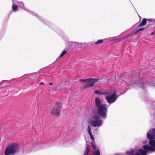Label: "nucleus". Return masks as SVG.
<instances>
[{
  "mask_svg": "<svg viewBox=\"0 0 155 155\" xmlns=\"http://www.w3.org/2000/svg\"><path fill=\"white\" fill-rule=\"evenodd\" d=\"M94 155H100V152L98 150H97L96 152L94 151Z\"/></svg>",
  "mask_w": 155,
  "mask_h": 155,
  "instance_id": "4be33fe9",
  "label": "nucleus"
},
{
  "mask_svg": "<svg viewBox=\"0 0 155 155\" xmlns=\"http://www.w3.org/2000/svg\"><path fill=\"white\" fill-rule=\"evenodd\" d=\"M117 96L115 93L111 94L109 96L105 97V99L109 104L114 102L117 99Z\"/></svg>",
  "mask_w": 155,
  "mask_h": 155,
  "instance_id": "423d86ee",
  "label": "nucleus"
},
{
  "mask_svg": "<svg viewBox=\"0 0 155 155\" xmlns=\"http://www.w3.org/2000/svg\"><path fill=\"white\" fill-rule=\"evenodd\" d=\"M89 155H92V154H89Z\"/></svg>",
  "mask_w": 155,
  "mask_h": 155,
  "instance_id": "72a5a7b5",
  "label": "nucleus"
},
{
  "mask_svg": "<svg viewBox=\"0 0 155 155\" xmlns=\"http://www.w3.org/2000/svg\"><path fill=\"white\" fill-rule=\"evenodd\" d=\"M147 136L148 139H155V128L150 130L147 133Z\"/></svg>",
  "mask_w": 155,
  "mask_h": 155,
  "instance_id": "0eeeda50",
  "label": "nucleus"
},
{
  "mask_svg": "<svg viewBox=\"0 0 155 155\" xmlns=\"http://www.w3.org/2000/svg\"><path fill=\"white\" fill-rule=\"evenodd\" d=\"M134 152V150H131L130 153H133Z\"/></svg>",
  "mask_w": 155,
  "mask_h": 155,
  "instance_id": "473e14b6",
  "label": "nucleus"
},
{
  "mask_svg": "<svg viewBox=\"0 0 155 155\" xmlns=\"http://www.w3.org/2000/svg\"><path fill=\"white\" fill-rule=\"evenodd\" d=\"M103 122L102 120H92L90 122L91 125L94 127H99L102 124Z\"/></svg>",
  "mask_w": 155,
  "mask_h": 155,
  "instance_id": "6e6552de",
  "label": "nucleus"
},
{
  "mask_svg": "<svg viewBox=\"0 0 155 155\" xmlns=\"http://www.w3.org/2000/svg\"><path fill=\"white\" fill-rule=\"evenodd\" d=\"M134 33V31H132L129 34H128L124 37H123V38H124V39H125L126 38H128L134 35H135Z\"/></svg>",
  "mask_w": 155,
  "mask_h": 155,
  "instance_id": "4468645a",
  "label": "nucleus"
},
{
  "mask_svg": "<svg viewBox=\"0 0 155 155\" xmlns=\"http://www.w3.org/2000/svg\"><path fill=\"white\" fill-rule=\"evenodd\" d=\"M18 145L15 143H12L6 148L4 153L5 155H14L18 151Z\"/></svg>",
  "mask_w": 155,
  "mask_h": 155,
  "instance_id": "f03ea898",
  "label": "nucleus"
},
{
  "mask_svg": "<svg viewBox=\"0 0 155 155\" xmlns=\"http://www.w3.org/2000/svg\"><path fill=\"white\" fill-rule=\"evenodd\" d=\"M95 103L98 114L103 118H105L107 117V112L106 105L101 104L100 99L97 97H96L95 99Z\"/></svg>",
  "mask_w": 155,
  "mask_h": 155,
  "instance_id": "f257e3e1",
  "label": "nucleus"
},
{
  "mask_svg": "<svg viewBox=\"0 0 155 155\" xmlns=\"http://www.w3.org/2000/svg\"><path fill=\"white\" fill-rule=\"evenodd\" d=\"M93 119L95 120H99L100 119V117L97 115L94 116L93 117Z\"/></svg>",
  "mask_w": 155,
  "mask_h": 155,
  "instance_id": "412c9836",
  "label": "nucleus"
},
{
  "mask_svg": "<svg viewBox=\"0 0 155 155\" xmlns=\"http://www.w3.org/2000/svg\"><path fill=\"white\" fill-rule=\"evenodd\" d=\"M155 32V29L154 31L151 33V35H153Z\"/></svg>",
  "mask_w": 155,
  "mask_h": 155,
  "instance_id": "c85d7f7f",
  "label": "nucleus"
},
{
  "mask_svg": "<svg viewBox=\"0 0 155 155\" xmlns=\"http://www.w3.org/2000/svg\"><path fill=\"white\" fill-rule=\"evenodd\" d=\"M111 94V91H106L103 92L102 95H104L105 97L109 96Z\"/></svg>",
  "mask_w": 155,
  "mask_h": 155,
  "instance_id": "9b49d317",
  "label": "nucleus"
},
{
  "mask_svg": "<svg viewBox=\"0 0 155 155\" xmlns=\"http://www.w3.org/2000/svg\"><path fill=\"white\" fill-rule=\"evenodd\" d=\"M150 145H145L143 147V149L146 151H150L152 152L155 151V140L154 139L150 140L149 143Z\"/></svg>",
  "mask_w": 155,
  "mask_h": 155,
  "instance_id": "20e7f679",
  "label": "nucleus"
},
{
  "mask_svg": "<svg viewBox=\"0 0 155 155\" xmlns=\"http://www.w3.org/2000/svg\"><path fill=\"white\" fill-rule=\"evenodd\" d=\"M139 28V27H138V26L136 28L135 30L134 31V34H137L138 32L140 31L143 30L145 28Z\"/></svg>",
  "mask_w": 155,
  "mask_h": 155,
  "instance_id": "9d476101",
  "label": "nucleus"
},
{
  "mask_svg": "<svg viewBox=\"0 0 155 155\" xmlns=\"http://www.w3.org/2000/svg\"><path fill=\"white\" fill-rule=\"evenodd\" d=\"M18 6L17 5L15 4H13L12 5V8L14 12H15L18 10Z\"/></svg>",
  "mask_w": 155,
  "mask_h": 155,
  "instance_id": "dca6fc26",
  "label": "nucleus"
},
{
  "mask_svg": "<svg viewBox=\"0 0 155 155\" xmlns=\"http://www.w3.org/2000/svg\"><path fill=\"white\" fill-rule=\"evenodd\" d=\"M63 106V104L59 102L56 103L51 112V113L56 117L60 115L61 109Z\"/></svg>",
  "mask_w": 155,
  "mask_h": 155,
  "instance_id": "7ed1b4c3",
  "label": "nucleus"
},
{
  "mask_svg": "<svg viewBox=\"0 0 155 155\" xmlns=\"http://www.w3.org/2000/svg\"><path fill=\"white\" fill-rule=\"evenodd\" d=\"M44 84V83L43 82H41L40 83L39 85H43Z\"/></svg>",
  "mask_w": 155,
  "mask_h": 155,
  "instance_id": "c756f323",
  "label": "nucleus"
},
{
  "mask_svg": "<svg viewBox=\"0 0 155 155\" xmlns=\"http://www.w3.org/2000/svg\"><path fill=\"white\" fill-rule=\"evenodd\" d=\"M86 151L84 153V155H88L89 154V153L90 151V149L89 148L88 146L87 145H87H86Z\"/></svg>",
  "mask_w": 155,
  "mask_h": 155,
  "instance_id": "2eb2a0df",
  "label": "nucleus"
},
{
  "mask_svg": "<svg viewBox=\"0 0 155 155\" xmlns=\"http://www.w3.org/2000/svg\"><path fill=\"white\" fill-rule=\"evenodd\" d=\"M138 151L141 154V155H147V152L148 151H144L142 149H139L138 150Z\"/></svg>",
  "mask_w": 155,
  "mask_h": 155,
  "instance_id": "f8f14e48",
  "label": "nucleus"
},
{
  "mask_svg": "<svg viewBox=\"0 0 155 155\" xmlns=\"http://www.w3.org/2000/svg\"><path fill=\"white\" fill-rule=\"evenodd\" d=\"M91 143L92 145V146L93 147V149L94 150V151H96V146H95V143L94 141H91Z\"/></svg>",
  "mask_w": 155,
  "mask_h": 155,
  "instance_id": "aec40b11",
  "label": "nucleus"
},
{
  "mask_svg": "<svg viewBox=\"0 0 155 155\" xmlns=\"http://www.w3.org/2000/svg\"><path fill=\"white\" fill-rule=\"evenodd\" d=\"M87 84H86L83 87L84 89H86L87 88H89L90 87H93L95 84L97 82L99 79L96 78H91L87 79Z\"/></svg>",
  "mask_w": 155,
  "mask_h": 155,
  "instance_id": "39448f33",
  "label": "nucleus"
},
{
  "mask_svg": "<svg viewBox=\"0 0 155 155\" xmlns=\"http://www.w3.org/2000/svg\"><path fill=\"white\" fill-rule=\"evenodd\" d=\"M124 39V38H123V37H122L121 38H118L115 39L114 40L116 42H119V41H120Z\"/></svg>",
  "mask_w": 155,
  "mask_h": 155,
  "instance_id": "6ab92c4d",
  "label": "nucleus"
},
{
  "mask_svg": "<svg viewBox=\"0 0 155 155\" xmlns=\"http://www.w3.org/2000/svg\"><path fill=\"white\" fill-rule=\"evenodd\" d=\"M48 84L49 85H52L53 84L52 83H48Z\"/></svg>",
  "mask_w": 155,
  "mask_h": 155,
  "instance_id": "2f4dec72",
  "label": "nucleus"
},
{
  "mask_svg": "<svg viewBox=\"0 0 155 155\" xmlns=\"http://www.w3.org/2000/svg\"><path fill=\"white\" fill-rule=\"evenodd\" d=\"M54 88H53V89L54 90L56 91L58 89V86L57 85H55L54 86Z\"/></svg>",
  "mask_w": 155,
  "mask_h": 155,
  "instance_id": "a878e982",
  "label": "nucleus"
},
{
  "mask_svg": "<svg viewBox=\"0 0 155 155\" xmlns=\"http://www.w3.org/2000/svg\"><path fill=\"white\" fill-rule=\"evenodd\" d=\"M91 127H90V126L88 125V127H87V131L88 132L91 131Z\"/></svg>",
  "mask_w": 155,
  "mask_h": 155,
  "instance_id": "bb28decb",
  "label": "nucleus"
},
{
  "mask_svg": "<svg viewBox=\"0 0 155 155\" xmlns=\"http://www.w3.org/2000/svg\"><path fill=\"white\" fill-rule=\"evenodd\" d=\"M67 51H65V50H64L62 52V53H61V54H60V57H62V56H63V55H64L67 52Z\"/></svg>",
  "mask_w": 155,
  "mask_h": 155,
  "instance_id": "b1692460",
  "label": "nucleus"
},
{
  "mask_svg": "<svg viewBox=\"0 0 155 155\" xmlns=\"http://www.w3.org/2000/svg\"><path fill=\"white\" fill-rule=\"evenodd\" d=\"M90 137H91V140H94V138L92 135L90 136Z\"/></svg>",
  "mask_w": 155,
  "mask_h": 155,
  "instance_id": "cd10ccee",
  "label": "nucleus"
},
{
  "mask_svg": "<svg viewBox=\"0 0 155 155\" xmlns=\"http://www.w3.org/2000/svg\"><path fill=\"white\" fill-rule=\"evenodd\" d=\"M103 40H98L96 42L94 43V44L97 45L102 43L103 42Z\"/></svg>",
  "mask_w": 155,
  "mask_h": 155,
  "instance_id": "a211bd4d",
  "label": "nucleus"
},
{
  "mask_svg": "<svg viewBox=\"0 0 155 155\" xmlns=\"http://www.w3.org/2000/svg\"><path fill=\"white\" fill-rule=\"evenodd\" d=\"M153 26L154 27H155V24L154 22H152V23L148 24L146 27L147 28H149V29L152 30V29H150V28H153Z\"/></svg>",
  "mask_w": 155,
  "mask_h": 155,
  "instance_id": "ddd939ff",
  "label": "nucleus"
},
{
  "mask_svg": "<svg viewBox=\"0 0 155 155\" xmlns=\"http://www.w3.org/2000/svg\"><path fill=\"white\" fill-rule=\"evenodd\" d=\"M103 91L98 90H96L94 91V93L96 94L102 95Z\"/></svg>",
  "mask_w": 155,
  "mask_h": 155,
  "instance_id": "f3484780",
  "label": "nucleus"
},
{
  "mask_svg": "<svg viewBox=\"0 0 155 155\" xmlns=\"http://www.w3.org/2000/svg\"><path fill=\"white\" fill-rule=\"evenodd\" d=\"M147 23V19L144 18L142 20L141 22L139 25L138 27H142L145 25Z\"/></svg>",
  "mask_w": 155,
  "mask_h": 155,
  "instance_id": "1a4fd4ad",
  "label": "nucleus"
},
{
  "mask_svg": "<svg viewBox=\"0 0 155 155\" xmlns=\"http://www.w3.org/2000/svg\"><path fill=\"white\" fill-rule=\"evenodd\" d=\"M148 21V24L152 23V22H154L155 20L153 21L151 19H147V21Z\"/></svg>",
  "mask_w": 155,
  "mask_h": 155,
  "instance_id": "5701e85b",
  "label": "nucleus"
},
{
  "mask_svg": "<svg viewBox=\"0 0 155 155\" xmlns=\"http://www.w3.org/2000/svg\"><path fill=\"white\" fill-rule=\"evenodd\" d=\"M79 81L81 82H82L83 83H85L86 82H87V79H79Z\"/></svg>",
  "mask_w": 155,
  "mask_h": 155,
  "instance_id": "393cba45",
  "label": "nucleus"
},
{
  "mask_svg": "<svg viewBox=\"0 0 155 155\" xmlns=\"http://www.w3.org/2000/svg\"><path fill=\"white\" fill-rule=\"evenodd\" d=\"M88 132V133H89V135L90 136H91V135H92V134H91V131H89V132Z\"/></svg>",
  "mask_w": 155,
  "mask_h": 155,
  "instance_id": "7c9ffc66",
  "label": "nucleus"
}]
</instances>
